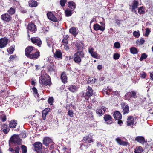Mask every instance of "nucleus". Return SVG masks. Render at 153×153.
Returning <instances> with one entry per match:
<instances>
[{"label":"nucleus","mask_w":153,"mask_h":153,"mask_svg":"<svg viewBox=\"0 0 153 153\" xmlns=\"http://www.w3.org/2000/svg\"><path fill=\"white\" fill-rule=\"evenodd\" d=\"M138 2L136 0L133 1L132 4L131 6V10L132 12H134L135 13L137 14V12L135 10V9L137 8L138 5Z\"/></svg>","instance_id":"obj_21"},{"label":"nucleus","mask_w":153,"mask_h":153,"mask_svg":"<svg viewBox=\"0 0 153 153\" xmlns=\"http://www.w3.org/2000/svg\"><path fill=\"white\" fill-rule=\"evenodd\" d=\"M56 69V67L55 66L53 65H52L50 67V68H49V70L50 71H55Z\"/></svg>","instance_id":"obj_56"},{"label":"nucleus","mask_w":153,"mask_h":153,"mask_svg":"<svg viewBox=\"0 0 153 153\" xmlns=\"http://www.w3.org/2000/svg\"><path fill=\"white\" fill-rule=\"evenodd\" d=\"M147 57V55L145 53H143L141 55V57L140 58V61H142L144 59H146Z\"/></svg>","instance_id":"obj_55"},{"label":"nucleus","mask_w":153,"mask_h":153,"mask_svg":"<svg viewBox=\"0 0 153 153\" xmlns=\"http://www.w3.org/2000/svg\"><path fill=\"white\" fill-rule=\"evenodd\" d=\"M93 94V92L90 91H87L85 93V97H88V98L90 97Z\"/></svg>","instance_id":"obj_46"},{"label":"nucleus","mask_w":153,"mask_h":153,"mask_svg":"<svg viewBox=\"0 0 153 153\" xmlns=\"http://www.w3.org/2000/svg\"><path fill=\"white\" fill-rule=\"evenodd\" d=\"M115 140L119 144L121 145L126 146L128 143L127 142L122 140L119 137L116 138Z\"/></svg>","instance_id":"obj_23"},{"label":"nucleus","mask_w":153,"mask_h":153,"mask_svg":"<svg viewBox=\"0 0 153 153\" xmlns=\"http://www.w3.org/2000/svg\"><path fill=\"white\" fill-rule=\"evenodd\" d=\"M61 79L63 83H65L66 82L67 77L66 74L65 72L62 73L61 76Z\"/></svg>","instance_id":"obj_28"},{"label":"nucleus","mask_w":153,"mask_h":153,"mask_svg":"<svg viewBox=\"0 0 153 153\" xmlns=\"http://www.w3.org/2000/svg\"><path fill=\"white\" fill-rule=\"evenodd\" d=\"M102 68V65H98V66H97V68L98 69V70H100Z\"/></svg>","instance_id":"obj_64"},{"label":"nucleus","mask_w":153,"mask_h":153,"mask_svg":"<svg viewBox=\"0 0 153 153\" xmlns=\"http://www.w3.org/2000/svg\"><path fill=\"white\" fill-rule=\"evenodd\" d=\"M108 33L111 34L114 31L113 29L112 28H110L108 30Z\"/></svg>","instance_id":"obj_62"},{"label":"nucleus","mask_w":153,"mask_h":153,"mask_svg":"<svg viewBox=\"0 0 153 153\" xmlns=\"http://www.w3.org/2000/svg\"><path fill=\"white\" fill-rule=\"evenodd\" d=\"M2 128H3V131L5 134H7L9 131V129L8 126L6 124H3L2 126Z\"/></svg>","instance_id":"obj_32"},{"label":"nucleus","mask_w":153,"mask_h":153,"mask_svg":"<svg viewBox=\"0 0 153 153\" xmlns=\"http://www.w3.org/2000/svg\"><path fill=\"white\" fill-rule=\"evenodd\" d=\"M69 32L74 36H76L78 33V30L74 27H72L69 29Z\"/></svg>","instance_id":"obj_27"},{"label":"nucleus","mask_w":153,"mask_h":153,"mask_svg":"<svg viewBox=\"0 0 153 153\" xmlns=\"http://www.w3.org/2000/svg\"><path fill=\"white\" fill-rule=\"evenodd\" d=\"M35 51V49H33V47L30 46L27 47L25 50V53L26 56L29 58L32 53H33L34 51Z\"/></svg>","instance_id":"obj_9"},{"label":"nucleus","mask_w":153,"mask_h":153,"mask_svg":"<svg viewBox=\"0 0 153 153\" xmlns=\"http://www.w3.org/2000/svg\"><path fill=\"white\" fill-rule=\"evenodd\" d=\"M135 153H141L143 152V149L141 147H138L136 148L135 149Z\"/></svg>","instance_id":"obj_39"},{"label":"nucleus","mask_w":153,"mask_h":153,"mask_svg":"<svg viewBox=\"0 0 153 153\" xmlns=\"http://www.w3.org/2000/svg\"><path fill=\"white\" fill-rule=\"evenodd\" d=\"M46 42L47 43V45L49 47H52V48L53 45V40L51 38L47 37Z\"/></svg>","instance_id":"obj_24"},{"label":"nucleus","mask_w":153,"mask_h":153,"mask_svg":"<svg viewBox=\"0 0 153 153\" xmlns=\"http://www.w3.org/2000/svg\"><path fill=\"white\" fill-rule=\"evenodd\" d=\"M1 19L5 22H9L11 21L12 17L8 13H4L1 15Z\"/></svg>","instance_id":"obj_12"},{"label":"nucleus","mask_w":153,"mask_h":153,"mask_svg":"<svg viewBox=\"0 0 153 153\" xmlns=\"http://www.w3.org/2000/svg\"><path fill=\"white\" fill-rule=\"evenodd\" d=\"M84 56V54L83 51H77L74 55V60L76 63L79 64Z\"/></svg>","instance_id":"obj_2"},{"label":"nucleus","mask_w":153,"mask_h":153,"mask_svg":"<svg viewBox=\"0 0 153 153\" xmlns=\"http://www.w3.org/2000/svg\"><path fill=\"white\" fill-rule=\"evenodd\" d=\"M63 150L64 151L65 153H70L71 152V149L67 148L66 147H64Z\"/></svg>","instance_id":"obj_54"},{"label":"nucleus","mask_w":153,"mask_h":153,"mask_svg":"<svg viewBox=\"0 0 153 153\" xmlns=\"http://www.w3.org/2000/svg\"><path fill=\"white\" fill-rule=\"evenodd\" d=\"M17 121L15 120H12L9 124V126L11 128H15L17 125Z\"/></svg>","instance_id":"obj_31"},{"label":"nucleus","mask_w":153,"mask_h":153,"mask_svg":"<svg viewBox=\"0 0 153 153\" xmlns=\"http://www.w3.org/2000/svg\"><path fill=\"white\" fill-rule=\"evenodd\" d=\"M76 48L77 49L78 51H82L83 46L82 43L79 41H76L75 43Z\"/></svg>","instance_id":"obj_19"},{"label":"nucleus","mask_w":153,"mask_h":153,"mask_svg":"<svg viewBox=\"0 0 153 153\" xmlns=\"http://www.w3.org/2000/svg\"><path fill=\"white\" fill-rule=\"evenodd\" d=\"M52 140L48 137H45L43 140V144L46 146H49L50 143H52Z\"/></svg>","instance_id":"obj_22"},{"label":"nucleus","mask_w":153,"mask_h":153,"mask_svg":"<svg viewBox=\"0 0 153 153\" xmlns=\"http://www.w3.org/2000/svg\"><path fill=\"white\" fill-rule=\"evenodd\" d=\"M31 40L33 43L37 45L39 47L41 46L42 44V41L39 38L36 37H32L31 38Z\"/></svg>","instance_id":"obj_14"},{"label":"nucleus","mask_w":153,"mask_h":153,"mask_svg":"<svg viewBox=\"0 0 153 153\" xmlns=\"http://www.w3.org/2000/svg\"><path fill=\"white\" fill-rule=\"evenodd\" d=\"M0 119L3 122L6 121V115L3 111L0 112Z\"/></svg>","instance_id":"obj_33"},{"label":"nucleus","mask_w":153,"mask_h":153,"mask_svg":"<svg viewBox=\"0 0 153 153\" xmlns=\"http://www.w3.org/2000/svg\"><path fill=\"white\" fill-rule=\"evenodd\" d=\"M68 37V36L67 35L65 36V37H64L62 41V42L63 43L64 45H66L68 42L67 41V39Z\"/></svg>","instance_id":"obj_45"},{"label":"nucleus","mask_w":153,"mask_h":153,"mask_svg":"<svg viewBox=\"0 0 153 153\" xmlns=\"http://www.w3.org/2000/svg\"><path fill=\"white\" fill-rule=\"evenodd\" d=\"M40 56L39 52L38 50L35 49V51L32 53L29 56V58L33 59H36L38 58Z\"/></svg>","instance_id":"obj_11"},{"label":"nucleus","mask_w":153,"mask_h":153,"mask_svg":"<svg viewBox=\"0 0 153 153\" xmlns=\"http://www.w3.org/2000/svg\"><path fill=\"white\" fill-rule=\"evenodd\" d=\"M67 1V0H60V5L62 7L64 6Z\"/></svg>","instance_id":"obj_53"},{"label":"nucleus","mask_w":153,"mask_h":153,"mask_svg":"<svg viewBox=\"0 0 153 153\" xmlns=\"http://www.w3.org/2000/svg\"><path fill=\"white\" fill-rule=\"evenodd\" d=\"M123 114H126L128 113L129 111V107L127 105H126L123 108Z\"/></svg>","instance_id":"obj_35"},{"label":"nucleus","mask_w":153,"mask_h":153,"mask_svg":"<svg viewBox=\"0 0 153 153\" xmlns=\"http://www.w3.org/2000/svg\"><path fill=\"white\" fill-rule=\"evenodd\" d=\"M120 56V55L118 53H115L113 55V58L115 60L118 59Z\"/></svg>","instance_id":"obj_47"},{"label":"nucleus","mask_w":153,"mask_h":153,"mask_svg":"<svg viewBox=\"0 0 153 153\" xmlns=\"http://www.w3.org/2000/svg\"><path fill=\"white\" fill-rule=\"evenodd\" d=\"M53 145H54V143L53 142V141L52 142V143L50 144L49 145V147L50 148L49 149L50 150H51V149H54V146Z\"/></svg>","instance_id":"obj_60"},{"label":"nucleus","mask_w":153,"mask_h":153,"mask_svg":"<svg viewBox=\"0 0 153 153\" xmlns=\"http://www.w3.org/2000/svg\"><path fill=\"white\" fill-rule=\"evenodd\" d=\"M114 46L115 48L118 49L121 46L119 42H117L114 43Z\"/></svg>","instance_id":"obj_51"},{"label":"nucleus","mask_w":153,"mask_h":153,"mask_svg":"<svg viewBox=\"0 0 153 153\" xmlns=\"http://www.w3.org/2000/svg\"><path fill=\"white\" fill-rule=\"evenodd\" d=\"M94 49L91 47L88 48V52L91 54V56L94 58L99 59L100 58V56L97 54L96 52H94Z\"/></svg>","instance_id":"obj_7"},{"label":"nucleus","mask_w":153,"mask_h":153,"mask_svg":"<svg viewBox=\"0 0 153 153\" xmlns=\"http://www.w3.org/2000/svg\"><path fill=\"white\" fill-rule=\"evenodd\" d=\"M15 45H12L8 49H7V51L9 54H12L14 51Z\"/></svg>","instance_id":"obj_37"},{"label":"nucleus","mask_w":153,"mask_h":153,"mask_svg":"<svg viewBox=\"0 0 153 153\" xmlns=\"http://www.w3.org/2000/svg\"><path fill=\"white\" fill-rule=\"evenodd\" d=\"M69 90L72 92H74L77 90V88L75 85H71L69 86Z\"/></svg>","instance_id":"obj_36"},{"label":"nucleus","mask_w":153,"mask_h":153,"mask_svg":"<svg viewBox=\"0 0 153 153\" xmlns=\"http://www.w3.org/2000/svg\"><path fill=\"white\" fill-rule=\"evenodd\" d=\"M113 116L115 119L119 120L122 118L121 114L118 111L115 112L113 114Z\"/></svg>","instance_id":"obj_25"},{"label":"nucleus","mask_w":153,"mask_h":153,"mask_svg":"<svg viewBox=\"0 0 153 153\" xmlns=\"http://www.w3.org/2000/svg\"><path fill=\"white\" fill-rule=\"evenodd\" d=\"M54 99L52 97H49L48 100V102L49 104H50L51 105H53V102Z\"/></svg>","instance_id":"obj_50"},{"label":"nucleus","mask_w":153,"mask_h":153,"mask_svg":"<svg viewBox=\"0 0 153 153\" xmlns=\"http://www.w3.org/2000/svg\"><path fill=\"white\" fill-rule=\"evenodd\" d=\"M21 148L22 150V153H27V149L25 146L24 145H22L21 146Z\"/></svg>","instance_id":"obj_43"},{"label":"nucleus","mask_w":153,"mask_h":153,"mask_svg":"<svg viewBox=\"0 0 153 153\" xmlns=\"http://www.w3.org/2000/svg\"><path fill=\"white\" fill-rule=\"evenodd\" d=\"M102 93L104 94H106L107 95H109V93L108 91H107L103 90L102 91Z\"/></svg>","instance_id":"obj_63"},{"label":"nucleus","mask_w":153,"mask_h":153,"mask_svg":"<svg viewBox=\"0 0 153 153\" xmlns=\"http://www.w3.org/2000/svg\"><path fill=\"white\" fill-rule=\"evenodd\" d=\"M54 56L55 58L58 59H62V53L61 51H56L54 54Z\"/></svg>","instance_id":"obj_26"},{"label":"nucleus","mask_w":153,"mask_h":153,"mask_svg":"<svg viewBox=\"0 0 153 153\" xmlns=\"http://www.w3.org/2000/svg\"><path fill=\"white\" fill-rule=\"evenodd\" d=\"M27 29L28 33H34L36 31V26L32 22L30 23L27 26Z\"/></svg>","instance_id":"obj_6"},{"label":"nucleus","mask_w":153,"mask_h":153,"mask_svg":"<svg viewBox=\"0 0 153 153\" xmlns=\"http://www.w3.org/2000/svg\"><path fill=\"white\" fill-rule=\"evenodd\" d=\"M94 29L95 31L100 30L102 31H103L105 30V26H100L99 25L96 23L94 25Z\"/></svg>","instance_id":"obj_18"},{"label":"nucleus","mask_w":153,"mask_h":153,"mask_svg":"<svg viewBox=\"0 0 153 153\" xmlns=\"http://www.w3.org/2000/svg\"><path fill=\"white\" fill-rule=\"evenodd\" d=\"M83 140L84 142L86 143H90L91 142H93L94 141L93 140L92 137L90 135H88L84 137Z\"/></svg>","instance_id":"obj_16"},{"label":"nucleus","mask_w":153,"mask_h":153,"mask_svg":"<svg viewBox=\"0 0 153 153\" xmlns=\"http://www.w3.org/2000/svg\"><path fill=\"white\" fill-rule=\"evenodd\" d=\"M145 42V40L143 39V38H141L140 39V40H138L137 41V44L142 45L144 44Z\"/></svg>","instance_id":"obj_52"},{"label":"nucleus","mask_w":153,"mask_h":153,"mask_svg":"<svg viewBox=\"0 0 153 153\" xmlns=\"http://www.w3.org/2000/svg\"><path fill=\"white\" fill-rule=\"evenodd\" d=\"M130 51L133 54H136L138 52L137 49L134 47L131 48H130Z\"/></svg>","instance_id":"obj_42"},{"label":"nucleus","mask_w":153,"mask_h":153,"mask_svg":"<svg viewBox=\"0 0 153 153\" xmlns=\"http://www.w3.org/2000/svg\"><path fill=\"white\" fill-rule=\"evenodd\" d=\"M145 12V9L143 7H141L138 9V12L140 14H143Z\"/></svg>","instance_id":"obj_44"},{"label":"nucleus","mask_w":153,"mask_h":153,"mask_svg":"<svg viewBox=\"0 0 153 153\" xmlns=\"http://www.w3.org/2000/svg\"><path fill=\"white\" fill-rule=\"evenodd\" d=\"M8 42V39L6 37L0 39V48H2L6 46Z\"/></svg>","instance_id":"obj_10"},{"label":"nucleus","mask_w":153,"mask_h":153,"mask_svg":"<svg viewBox=\"0 0 153 153\" xmlns=\"http://www.w3.org/2000/svg\"><path fill=\"white\" fill-rule=\"evenodd\" d=\"M137 122V118L135 117H133L132 116H129L127 119V123L128 126H131L135 124Z\"/></svg>","instance_id":"obj_5"},{"label":"nucleus","mask_w":153,"mask_h":153,"mask_svg":"<svg viewBox=\"0 0 153 153\" xmlns=\"http://www.w3.org/2000/svg\"><path fill=\"white\" fill-rule=\"evenodd\" d=\"M20 148L19 146L15 147L14 149V152L15 153H19V152Z\"/></svg>","instance_id":"obj_58"},{"label":"nucleus","mask_w":153,"mask_h":153,"mask_svg":"<svg viewBox=\"0 0 153 153\" xmlns=\"http://www.w3.org/2000/svg\"><path fill=\"white\" fill-rule=\"evenodd\" d=\"M48 18L50 20L53 22H57L58 20L57 18L51 12H48L47 13Z\"/></svg>","instance_id":"obj_15"},{"label":"nucleus","mask_w":153,"mask_h":153,"mask_svg":"<svg viewBox=\"0 0 153 153\" xmlns=\"http://www.w3.org/2000/svg\"><path fill=\"white\" fill-rule=\"evenodd\" d=\"M29 5L31 7H36L37 5V2L33 0H30L29 1Z\"/></svg>","instance_id":"obj_30"},{"label":"nucleus","mask_w":153,"mask_h":153,"mask_svg":"<svg viewBox=\"0 0 153 153\" xmlns=\"http://www.w3.org/2000/svg\"><path fill=\"white\" fill-rule=\"evenodd\" d=\"M33 146L34 150L37 152H38L41 151V150L42 148V145L40 142H35L33 144Z\"/></svg>","instance_id":"obj_13"},{"label":"nucleus","mask_w":153,"mask_h":153,"mask_svg":"<svg viewBox=\"0 0 153 153\" xmlns=\"http://www.w3.org/2000/svg\"><path fill=\"white\" fill-rule=\"evenodd\" d=\"M39 82L46 86H50L51 84L50 76L43 72H42L41 76L39 77Z\"/></svg>","instance_id":"obj_1"},{"label":"nucleus","mask_w":153,"mask_h":153,"mask_svg":"<svg viewBox=\"0 0 153 153\" xmlns=\"http://www.w3.org/2000/svg\"><path fill=\"white\" fill-rule=\"evenodd\" d=\"M68 5L69 7L73 10H74L76 8V4L73 1L68 2Z\"/></svg>","instance_id":"obj_34"},{"label":"nucleus","mask_w":153,"mask_h":153,"mask_svg":"<svg viewBox=\"0 0 153 153\" xmlns=\"http://www.w3.org/2000/svg\"><path fill=\"white\" fill-rule=\"evenodd\" d=\"M150 32V29L148 28H146V32L144 34V36L146 37H148Z\"/></svg>","instance_id":"obj_48"},{"label":"nucleus","mask_w":153,"mask_h":153,"mask_svg":"<svg viewBox=\"0 0 153 153\" xmlns=\"http://www.w3.org/2000/svg\"><path fill=\"white\" fill-rule=\"evenodd\" d=\"M137 97L136 93L134 91L128 92L125 96V99L129 101L131 100V98H136Z\"/></svg>","instance_id":"obj_4"},{"label":"nucleus","mask_w":153,"mask_h":153,"mask_svg":"<svg viewBox=\"0 0 153 153\" xmlns=\"http://www.w3.org/2000/svg\"><path fill=\"white\" fill-rule=\"evenodd\" d=\"M104 119L105 123L107 124H111L113 122L112 118L111 116L106 114L104 116Z\"/></svg>","instance_id":"obj_17"},{"label":"nucleus","mask_w":153,"mask_h":153,"mask_svg":"<svg viewBox=\"0 0 153 153\" xmlns=\"http://www.w3.org/2000/svg\"><path fill=\"white\" fill-rule=\"evenodd\" d=\"M7 12L9 14L12 15L15 13V10L14 7H12L8 10Z\"/></svg>","instance_id":"obj_41"},{"label":"nucleus","mask_w":153,"mask_h":153,"mask_svg":"<svg viewBox=\"0 0 153 153\" xmlns=\"http://www.w3.org/2000/svg\"><path fill=\"white\" fill-rule=\"evenodd\" d=\"M32 90H33V94H34V95H35V96H38L37 91V89L36 88H35V87H33L32 88Z\"/></svg>","instance_id":"obj_57"},{"label":"nucleus","mask_w":153,"mask_h":153,"mask_svg":"<svg viewBox=\"0 0 153 153\" xmlns=\"http://www.w3.org/2000/svg\"><path fill=\"white\" fill-rule=\"evenodd\" d=\"M96 79L95 78H89L87 81L88 83L93 84L96 82Z\"/></svg>","instance_id":"obj_40"},{"label":"nucleus","mask_w":153,"mask_h":153,"mask_svg":"<svg viewBox=\"0 0 153 153\" xmlns=\"http://www.w3.org/2000/svg\"><path fill=\"white\" fill-rule=\"evenodd\" d=\"M106 110V108L104 106H102L96 110V112L99 115L101 116L105 113Z\"/></svg>","instance_id":"obj_20"},{"label":"nucleus","mask_w":153,"mask_h":153,"mask_svg":"<svg viewBox=\"0 0 153 153\" xmlns=\"http://www.w3.org/2000/svg\"><path fill=\"white\" fill-rule=\"evenodd\" d=\"M141 77L143 78H145L146 76V74L145 72H143L140 74Z\"/></svg>","instance_id":"obj_59"},{"label":"nucleus","mask_w":153,"mask_h":153,"mask_svg":"<svg viewBox=\"0 0 153 153\" xmlns=\"http://www.w3.org/2000/svg\"><path fill=\"white\" fill-rule=\"evenodd\" d=\"M16 57V55H11L10 56L9 59L10 61L13 60Z\"/></svg>","instance_id":"obj_61"},{"label":"nucleus","mask_w":153,"mask_h":153,"mask_svg":"<svg viewBox=\"0 0 153 153\" xmlns=\"http://www.w3.org/2000/svg\"><path fill=\"white\" fill-rule=\"evenodd\" d=\"M133 35L136 38H138L140 36V33L139 31L137 32L135 31L133 33Z\"/></svg>","instance_id":"obj_49"},{"label":"nucleus","mask_w":153,"mask_h":153,"mask_svg":"<svg viewBox=\"0 0 153 153\" xmlns=\"http://www.w3.org/2000/svg\"><path fill=\"white\" fill-rule=\"evenodd\" d=\"M72 108H74V106L71 104H67L66 107V109L68 111V114L70 117H72L73 116L74 112L72 110Z\"/></svg>","instance_id":"obj_8"},{"label":"nucleus","mask_w":153,"mask_h":153,"mask_svg":"<svg viewBox=\"0 0 153 153\" xmlns=\"http://www.w3.org/2000/svg\"><path fill=\"white\" fill-rule=\"evenodd\" d=\"M72 14V11L70 9H67L65 11V15L67 17L71 16Z\"/></svg>","instance_id":"obj_38"},{"label":"nucleus","mask_w":153,"mask_h":153,"mask_svg":"<svg viewBox=\"0 0 153 153\" xmlns=\"http://www.w3.org/2000/svg\"><path fill=\"white\" fill-rule=\"evenodd\" d=\"M135 140L142 144H143L145 141L144 138L142 136H137L136 137Z\"/></svg>","instance_id":"obj_29"},{"label":"nucleus","mask_w":153,"mask_h":153,"mask_svg":"<svg viewBox=\"0 0 153 153\" xmlns=\"http://www.w3.org/2000/svg\"><path fill=\"white\" fill-rule=\"evenodd\" d=\"M9 142L11 144L20 145L21 143V140L18 135H14L11 137Z\"/></svg>","instance_id":"obj_3"}]
</instances>
